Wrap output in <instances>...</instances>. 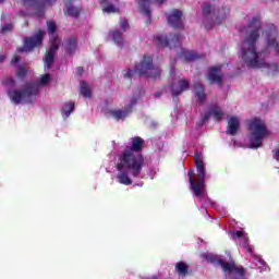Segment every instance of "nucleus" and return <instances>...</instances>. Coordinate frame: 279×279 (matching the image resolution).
<instances>
[{
  "instance_id": "1",
  "label": "nucleus",
  "mask_w": 279,
  "mask_h": 279,
  "mask_svg": "<svg viewBox=\"0 0 279 279\" xmlns=\"http://www.w3.org/2000/svg\"><path fill=\"white\" fill-rule=\"evenodd\" d=\"M260 15L254 16L247 24V28L252 29L245 36L241 47V59L246 69H267L271 73H278V63H268L266 61L269 56V49H274L275 53H279L278 28L274 24H268L266 32L267 47L259 52L256 50V44L260 38Z\"/></svg>"
},
{
  "instance_id": "2",
  "label": "nucleus",
  "mask_w": 279,
  "mask_h": 279,
  "mask_svg": "<svg viewBox=\"0 0 279 279\" xmlns=\"http://www.w3.org/2000/svg\"><path fill=\"white\" fill-rule=\"evenodd\" d=\"M143 145H145V140L141 136H135L132 138L131 147L124 149L119 157L120 162L117 165L118 171H130L133 178H138L143 167H145V157L143 154ZM137 154V155H135Z\"/></svg>"
},
{
  "instance_id": "3",
  "label": "nucleus",
  "mask_w": 279,
  "mask_h": 279,
  "mask_svg": "<svg viewBox=\"0 0 279 279\" xmlns=\"http://www.w3.org/2000/svg\"><path fill=\"white\" fill-rule=\"evenodd\" d=\"M134 73H138L142 77H150L151 80H158L162 74L160 68L154 66V58L149 54H144L140 63L135 64V70H128L123 72L125 80H132Z\"/></svg>"
},
{
  "instance_id": "4",
  "label": "nucleus",
  "mask_w": 279,
  "mask_h": 279,
  "mask_svg": "<svg viewBox=\"0 0 279 279\" xmlns=\"http://www.w3.org/2000/svg\"><path fill=\"white\" fill-rule=\"evenodd\" d=\"M195 165H196V171L198 173V180L194 179L193 175H195L194 170H189L187 175L190 178V184L192 186V191L198 199H204V196L206 195L205 190V182H206V167L204 166V160L202 159V155L196 154L195 155Z\"/></svg>"
},
{
  "instance_id": "5",
  "label": "nucleus",
  "mask_w": 279,
  "mask_h": 279,
  "mask_svg": "<svg viewBox=\"0 0 279 279\" xmlns=\"http://www.w3.org/2000/svg\"><path fill=\"white\" fill-rule=\"evenodd\" d=\"M248 130L251 132L248 136L250 148L258 149V147H263V140L267 138V135L269 134L265 121L260 120V118L250 120Z\"/></svg>"
},
{
  "instance_id": "6",
  "label": "nucleus",
  "mask_w": 279,
  "mask_h": 279,
  "mask_svg": "<svg viewBox=\"0 0 279 279\" xmlns=\"http://www.w3.org/2000/svg\"><path fill=\"white\" fill-rule=\"evenodd\" d=\"M36 95H38V86L34 83H27L23 89L8 90V97L15 106H19L23 99L32 102V97H36Z\"/></svg>"
},
{
  "instance_id": "7",
  "label": "nucleus",
  "mask_w": 279,
  "mask_h": 279,
  "mask_svg": "<svg viewBox=\"0 0 279 279\" xmlns=\"http://www.w3.org/2000/svg\"><path fill=\"white\" fill-rule=\"evenodd\" d=\"M46 35L47 32L44 29H38L34 36L24 38V45L17 48L19 53H31V51H34L36 48L40 49V47H43V40H45Z\"/></svg>"
},
{
  "instance_id": "8",
  "label": "nucleus",
  "mask_w": 279,
  "mask_h": 279,
  "mask_svg": "<svg viewBox=\"0 0 279 279\" xmlns=\"http://www.w3.org/2000/svg\"><path fill=\"white\" fill-rule=\"evenodd\" d=\"M57 1L58 0H22V3L25 8H32L35 12V16L43 19L45 16V8H47V5H54Z\"/></svg>"
},
{
  "instance_id": "9",
  "label": "nucleus",
  "mask_w": 279,
  "mask_h": 279,
  "mask_svg": "<svg viewBox=\"0 0 279 279\" xmlns=\"http://www.w3.org/2000/svg\"><path fill=\"white\" fill-rule=\"evenodd\" d=\"M155 40L158 44V47H168V49L182 47L181 34H169V36L157 35Z\"/></svg>"
},
{
  "instance_id": "10",
  "label": "nucleus",
  "mask_w": 279,
  "mask_h": 279,
  "mask_svg": "<svg viewBox=\"0 0 279 279\" xmlns=\"http://www.w3.org/2000/svg\"><path fill=\"white\" fill-rule=\"evenodd\" d=\"M60 49V39L58 37H53L50 43V48L46 52L45 57V66L49 70L53 66V62H56V53Z\"/></svg>"
},
{
  "instance_id": "11",
  "label": "nucleus",
  "mask_w": 279,
  "mask_h": 279,
  "mask_svg": "<svg viewBox=\"0 0 279 279\" xmlns=\"http://www.w3.org/2000/svg\"><path fill=\"white\" fill-rule=\"evenodd\" d=\"M207 80L210 86H213V84L223 86V75H221V65H215L209 68Z\"/></svg>"
},
{
  "instance_id": "12",
  "label": "nucleus",
  "mask_w": 279,
  "mask_h": 279,
  "mask_svg": "<svg viewBox=\"0 0 279 279\" xmlns=\"http://www.w3.org/2000/svg\"><path fill=\"white\" fill-rule=\"evenodd\" d=\"M168 25L174 29H184V23H182V11L174 9L170 15L167 16Z\"/></svg>"
},
{
  "instance_id": "13",
  "label": "nucleus",
  "mask_w": 279,
  "mask_h": 279,
  "mask_svg": "<svg viewBox=\"0 0 279 279\" xmlns=\"http://www.w3.org/2000/svg\"><path fill=\"white\" fill-rule=\"evenodd\" d=\"M230 268L225 270V274H228L230 279H247L245 277V268L236 267L234 262H230Z\"/></svg>"
},
{
  "instance_id": "14",
  "label": "nucleus",
  "mask_w": 279,
  "mask_h": 279,
  "mask_svg": "<svg viewBox=\"0 0 279 279\" xmlns=\"http://www.w3.org/2000/svg\"><path fill=\"white\" fill-rule=\"evenodd\" d=\"M75 0H64L63 14L65 16H71L72 19H80L82 14V8L73 5Z\"/></svg>"
},
{
  "instance_id": "15",
  "label": "nucleus",
  "mask_w": 279,
  "mask_h": 279,
  "mask_svg": "<svg viewBox=\"0 0 279 279\" xmlns=\"http://www.w3.org/2000/svg\"><path fill=\"white\" fill-rule=\"evenodd\" d=\"M191 88V83L187 82L186 78H182L178 82V85L171 84L170 85V90L172 93L173 99L177 97H180L184 93V90H189Z\"/></svg>"
},
{
  "instance_id": "16",
  "label": "nucleus",
  "mask_w": 279,
  "mask_h": 279,
  "mask_svg": "<svg viewBox=\"0 0 279 279\" xmlns=\"http://www.w3.org/2000/svg\"><path fill=\"white\" fill-rule=\"evenodd\" d=\"M151 1L158 5H162L167 0H140L141 13L145 14L148 19H151Z\"/></svg>"
},
{
  "instance_id": "17",
  "label": "nucleus",
  "mask_w": 279,
  "mask_h": 279,
  "mask_svg": "<svg viewBox=\"0 0 279 279\" xmlns=\"http://www.w3.org/2000/svg\"><path fill=\"white\" fill-rule=\"evenodd\" d=\"M205 260H207V263H210V265H220L222 271H225L226 269H230V263L221 259V257H219L218 255L207 254L205 255Z\"/></svg>"
},
{
  "instance_id": "18",
  "label": "nucleus",
  "mask_w": 279,
  "mask_h": 279,
  "mask_svg": "<svg viewBox=\"0 0 279 279\" xmlns=\"http://www.w3.org/2000/svg\"><path fill=\"white\" fill-rule=\"evenodd\" d=\"M241 128V122L236 117H230L227 125V134L229 136H236L239 134V129Z\"/></svg>"
},
{
  "instance_id": "19",
  "label": "nucleus",
  "mask_w": 279,
  "mask_h": 279,
  "mask_svg": "<svg viewBox=\"0 0 279 279\" xmlns=\"http://www.w3.org/2000/svg\"><path fill=\"white\" fill-rule=\"evenodd\" d=\"M75 51H77V37H70L65 41V53L73 57Z\"/></svg>"
},
{
  "instance_id": "20",
  "label": "nucleus",
  "mask_w": 279,
  "mask_h": 279,
  "mask_svg": "<svg viewBox=\"0 0 279 279\" xmlns=\"http://www.w3.org/2000/svg\"><path fill=\"white\" fill-rule=\"evenodd\" d=\"M193 88L195 89V97H197L201 104H204V101H206V88L204 85H202L199 82H196L193 84Z\"/></svg>"
},
{
  "instance_id": "21",
  "label": "nucleus",
  "mask_w": 279,
  "mask_h": 279,
  "mask_svg": "<svg viewBox=\"0 0 279 279\" xmlns=\"http://www.w3.org/2000/svg\"><path fill=\"white\" fill-rule=\"evenodd\" d=\"M80 86V95L82 97H85V99H90L93 97V90L90 89V86L86 81H81Z\"/></svg>"
},
{
  "instance_id": "22",
  "label": "nucleus",
  "mask_w": 279,
  "mask_h": 279,
  "mask_svg": "<svg viewBox=\"0 0 279 279\" xmlns=\"http://www.w3.org/2000/svg\"><path fill=\"white\" fill-rule=\"evenodd\" d=\"M99 3L101 5L102 12H106L107 14H114L116 12H119V10L114 8L109 0H100Z\"/></svg>"
},
{
  "instance_id": "23",
  "label": "nucleus",
  "mask_w": 279,
  "mask_h": 279,
  "mask_svg": "<svg viewBox=\"0 0 279 279\" xmlns=\"http://www.w3.org/2000/svg\"><path fill=\"white\" fill-rule=\"evenodd\" d=\"M111 117L116 119L117 121H121L125 119L129 114H131V111H129L125 107L124 110L118 109V110H111L110 111Z\"/></svg>"
},
{
  "instance_id": "24",
  "label": "nucleus",
  "mask_w": 279,
  "mask_h": 279,
  "mask_svg": "<svg viewBox=\"0 0 279 279\" xmlns=\"http://www.w3.org/2000/svg\"><path fill=\"white\" fill-rule=\"evenodd\" d=\"M119 171H121L117 175V180H118L119 184H124V186L132 185V179L130 178V175H128V172H125L123 170H119Z\"/></svg>"
},
{
  "instance_id": "25",
  "label": "nucleus",
  "mask_w": 279,
  "mask_h": 279,
  "mask_svg": "<svg viewBox=\"0 0 279 279\" xmlns=\"http://www.w3.org/2000/svg\"><path fill=\"white\" fill-rule=\"evenodd\" d=\"M181 56H183L184 60L187 62H193L194 60H199V58H202V56L197 54L195 51L184 49L181 51Z\"/></svg>"
},
{
  "instance_id": "26",
  "label": "nucleus",
  "mask_w": 279,
  "mask_h": 279,
  "mask_svg": "<svg viewBox=\"0 0 279 279\" xmlns=\"http://www.w3.org/2000/svg\"><path fill=\"white\" fill-rule=\"evenodd\" d=\"M75 110V102L69 101L65 102L61 109L62 117L68 119V117H71V113Z\"/></svg>"
},
{
  "instance_id": "27",
  "label": "nucleus",
  "mask_w": 279,
  "mask_h": 279,
  "mask_svg": "<svg viewBox=\"0 0 279 279\" xmlns=\"http://www.w3.org/2000/svg\"><path fill=\"white\" fill-rule=\"evenodd\" d=\"M175 271L179 276H187L189 274V265L184 262H179L175 264Z\"/></svg>"
},
{
  "instance_id": "28",
  "label": "nucleus",
  "mask_w": 279,
  "mask_h": 279,
  "mask_svg": "<svg viewBox=\"0 0 279 279\" xmlns=\"http://www.w3.org/2000/svg\"><path fill=\"white\" fill-rule=\"evenodd\" d=\"M210 114H213L215 121H221V119H223V111H221L219 107L211 108Z\"/></svg>"
},
{
  "instance_id": "29",
  "label": "nucleus",
  "mask_w": 279,
  "mask_h": 279,
  "mask_svg": "<svg viewBox=\"0 0 279 279\" xmlns=\"http://www.w3.org/2000/svg\"><path fill=\"white\" fill-rule=\"evenodd\" d=\"M112 38L116 45H119V47H122L123 45V34L121 31H113L112 32Z\"/></svg>"
},
{
  "instance_id": "30",
  "label": "nucleus",
  "mask_w": 279,
  "mask_h": 279,
  "mask_svg": "<svg viewBox=\"0 0 279 279\" xmlns=\"http://www.w3.org/2000/svg\"><path fill=\"white\" fill-rule=\"evenodd\" d=\"M48 35L53 36L58 32V25L53 21H47Z\"/></svg>"
},
{
  "instance_id": "31",
  "label": "nucleus",
  "mask_w": 279,
  "mask_h": 279,
  "mask_svg": "<svg viewBox=\"0 0 279 279\" xmlns=\"http://www.w3.org/2000/svg\"><path fill=\"white\" fill-rule=\"evenodd\" d=\"M12 29H14V25L13 24H3L0 27V34H8V32H12Z\"/></svg>"
},
{
  "instance_id": "32",
  "label": "nucleus",
  "mask_w": 279,
  "mask_h": 279,
  "mask_svg": "<svg viewBox=\"0 0 279 279\" xmlns=\"http://www.w3.org/2000/svg\"><path fill=\"white\" fill-rule=\"evenodd\" d=\"M51 82V74H44L39 81L40 86H47Z\"/></svg>"
},
{
  "instance_id": "33",
  "label": "nucleus",
  "mask_w": 279,
  "mask_h": 279,
  "mask_svg": "<svg viewBox=\"0 0 279 279\" xmlns=\"http://www.w3.org/2000/svg\"><path fill=\"white\" fill-rule=\"evenodd\" d=\"M137 101L138 100L136 99V97H132L130 104L126 105L124 108L132 113V111L134 110V106H136Z\"/></svg>"
},
{
  "instance_id": "34",
  "label": "nucleus",
  "mask_w": 279,
  "mask_h": 279,
  "mask_svg": "<svg viewBox=\"0 0 279 279\" xmlns=\"http://www.w3.org/2000/svg\"><path fill=\"white\" fill-rule=\"evenodd\" d=\"M2 84L3 86H10L11 88H14V86H16V81H14L12 77H8L2 82Z\"/></svg>"
},
{
  "instance_id": "35",
  "label": "nucleus",
  "mask_w": 279,
  "mask_h": 279,
  "mask_svg": "<svg viewBox=\"0 0 279 279\" xmlns=\"http://www.w3.org/2000/svg\"><path fill=\"white\" fill-rule=\"evenodd\" d=\"M26 76H27V70L25 68H23V66L19 68V70H17V77L20 80H24V77H26Z\"/></svg>"
},
{
  "instance_id": "36",
  "label": "nucleus",
  "mask_w": 279,
  "mask_h": 279,
  "mask_svg": "<svg viewBox=\"0 0 279 279\" xmlns=\"http://www.w3.org/2000/svg\"><path fill=\"white\" fill-rule=\"evenodd\" d=\"M213 12V7L210 4H205L203 7V15L210 16V13Z\"/></svg>"
},
{
  "instance_id": "37",
  "label": "nucleus",
  "mask_w": 279,
  "mask_h": 279,
  "mask_svg": "<svg viewBox=\"0 0 279 279\" xmlns=\"http://www.w3.org/2000/svg\"><path fill=\"white\" fill-rule=\"evenodd\" d=\"M120 26L123 32H128V29L130 28V22H128V20H122L120 22Z\"/></svg>"
},
{
  "instance_id": "38",
  "label": "nucleus",
  "mask_w": 279,
  "mask_h": 279,
  "mask_svg": "<svg viewBox=\"0 0 279 279\" xmlns=\"http://www.w3.org/2000/svg\"><path fill=\"white\" fill-rule=\"evenodd\" d=\"M20 62H21V57H19V54H15L11 60V64H19Z\"/></svg>"
},
{
  "instance_id": "39",
  "label": "nucleus",
  "mask_w": 279,
  "mask_h": 279,
  "mask_svg": "<svg viewBox=\"0 0 279 279\" xmlns=\"http://www.w3.org/2000/svg\"><path fill=\"white\" fill-rule=\"evenodd\" d=\"M233 239H243V231H235L232 234Z\"/></svg>"
},
{
  "instance_id": "40",
  "label": "nucleus",
  "mask_w": 279,
  "mask_h": 279,
  "mask_svg": "<svg viewBox=\"0 0 279 279\" xmlns=\"http://www.w3.org/2000/svg\"><path fill=\"white\" fill-rule=\"evenodd\" d=\"M210 114H211V113H205V114L203 116L202 123H206V121H208V119H210Z\"/></svg>"
},
{
  "instance_id": "41",
  "label": "nucleus",
  "mask_w": 279,
  "mask_h": 279,
  "mask_svg": "<svg viewBox=\"0 0 279 279\" xmlns=\"http://www.w3.org/2000/svg\"><path fill=\"white\" fill-rule=\"evenodd\" d=\"M205 29H213V24H208L207 22L204 23Z\"/></svg>"
},
{
  "instance_id": "42",
  "label": "nucleus",
  "mask_w": 279,
  "mask_h": 279,
  "mask_svg": "<svg viewBox=\"0 0 279 279\" xmlns=\"http://www.w3.org/2000/svg\"><path fill=\"white\" fill-rule=\"evenodd\" d=\"M77 73H78V75H82V73H84V68L78 66L77 68Z\"/></svg>"
},
{
  "instance_id": "43",
  "label": "nucleus",
  "mask_w": 279,
  "mask_h": 279,
  "mask_svg": "<svg viewBox=\"0 0 279 279\" xmlns=\"http://www.w3.org/2000/svg\"><path fill=\"white\" fill-rule=\"evenodd\" d=\"M248 254H254V248H252L250 245L246 247Z\"/></svg>"
},
{
  "instance_id": "44",
  "label": "nucleus",
  "mask_w": 279,
  "mask_h": 279,
  "mask_svg": "<svg viewBox=\"0 0 279 279\" xmlns=\"http://www.w3.org/2000/svg\"><path fill=\"white\" fill-rule=\"evenodd\" d=\"M5 62V56L4 54H0V64Z\"/></svg>"
},
{
  "instance_id": "45",
  "label": "nucleus",
  "mask_w": 279,
  "mask_h": 279,
  "mask_svg": "<svg viewBox=\"0 0 279 279\" xmlns=\"http://www.w3.org/2000/svg\"><path fill=\"white\" fill-rule=\"evenodd\" d=\"M5 0H0V3H4Z\"/></svg>"
},
{
  "instance_id": "46",
  "label": "nucleus",
  "mask_w": 279,
  "mask_h": 279,
  "mask_svg": "<svg viewBox=\"0 0 279 279\" xmlns=\"http://www.w3.org/2000/svg\"><path fill=\"white\" fill-rule=\"evenodd\" d=\"M157 97H160V94H157Z\"/></svg>"
},
{
  "instance_id": "47",
  "label": "nucleus",
  "mask_w": 279,
  "mask_h": 279,
  "mask_svg": "<svg viewBox=\"0 0 279 279\" xmlns=\"http://www.w3.org/2000/svg\"><path fill=\"white\" fill-rule=\"evenodd\" d=\"M222 19L226 20V16H223Z\"/></svg>"
}]
</instances>
